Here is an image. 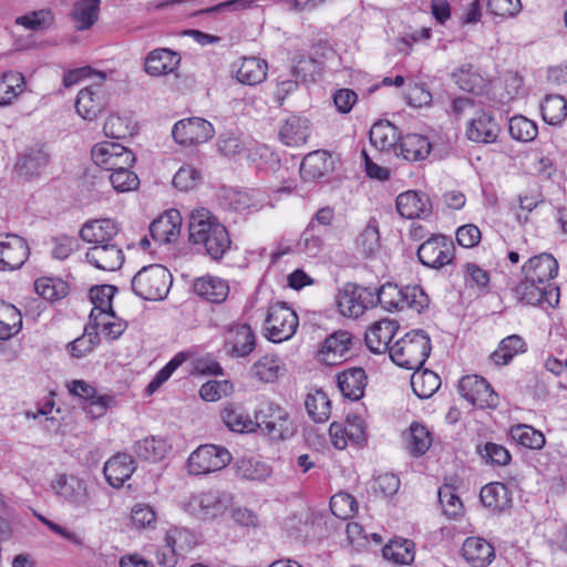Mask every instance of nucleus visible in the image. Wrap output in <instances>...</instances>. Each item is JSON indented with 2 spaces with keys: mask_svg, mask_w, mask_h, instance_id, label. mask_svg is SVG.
Here are the masks:
<instances>
[{
  "mask_svg": "<svg viewBox=\"0 0 567 567\" xmlns=\"http://www.w3.org/2000/svg\"><path fill=\"white\" fill-rule=\"evenodd\" d=\"M171 274L162 265L143 267L133 277L131 286L133 292L145 300H162L168 292Z\"/></svg>",
  "mask_w": 567,
  "mask_h": 567,
  "instance_id": "4",
  "label": "nucleus"
},
{
  "mask_svg": "<svg viewBox=\"0 0 567 567\" xmlns=\"http://www.w3.org/2000/svg\"><path fill=\"white\" fill-rule=\"evenodd\" d=\"M220 417L233 432L251 433L256 431V420L254 421L240 406L235 404L225 406L220 412Z\"/></svg>",
  "mask_w": 567,
  "mask_h": 567,
  "instance_id": "37",
  "label": "nucleus"
},
{
  "mask_svg": "<svg viewBox=\"0 0 567 567\" xmlns=\"http://www.w3.org/2000/svg\"><path fill=\"white\" fill-rule=\"evenodd\" d=\"M194 291L209 302L220 303L227 298L229 287L220 278L203 277L194 282Z\"/></svg>",
  "mask_w": 567,
  "mask_h": 567,
  "instance_id": "36",
  "label": "nucleus"
},
{
  "mask_svg": "<svg viewBox=\"0 0 567 567\" xmlns=\"http://www.w3.org/2000/svg\"><path fill=\"white\" fill-rule=\"evenodd\" d=\"M35 291L45 300L55 301L69 293L68 285L62 280L40 278L34 282Z\"/></svg>",
  "mask_w": 567,
  "mask_h": 567,
  "instance_id": "53",
  "label": "nucleus"
},
{
  "mask_svg": "<svg viewBox=\"0 0 567 567\" xmlns=\"http://www.w3.org/2000/svg\"><path fill=\"white\" fill-rule=\"evenodd\" d=\"M351 334L348 331H337L329 336L319 350L320 360L328 365L341 362L350 350Z\"/></svg>",
  "mask_w": 567,
  "mask_h": 567,
  "instance_id": "23",
  "label": "nucleus"
},
{
  "mask_svg": "<svg viewBox=\"0 0 567 567\" xmlns=\"http://www.w3.org/2000/svg\"><path fill=\"white\" fill-rule=\"evenodd\" d=\"M188 233L189 241L204 247L214 260L221 259L231 245L227 228L204 207L190 213Z\"/></svg>",
  "mask_w": 567,
  "mask_h": 567,
  "instance_id": "1",
  "label": "nucleus"
},
{
  "mask_svg": "<svg viewBox=\"0 0 567 567\" xmlns=\"http://www.w3.org/2000/svg\"><path fill=\"white\" fill-rule=\"evenodd\" d=\"M229 342L236 355L246 357L255 349V333L249 324H237L229 330Z\"/></svg>",
  "mask_w": 567,
  "mask_h": 567,
  "instance_id": "40",
  "label": "nucleus"
},
{
  "mask_svg": "<svg viewBox=\"0 0 567 567\" xmlns=\"http://www.w3.org/2000/svg\"><path fill=\"white\" fill-rule=\"evenodd\" d=\"M168 451L166 441L162 437L151 436L137 441L134 445L135 454L145 461L157 462L164 458Z\"/></svg>",
  "mask_w": 567,
  "mask_h": 567,
  "instance_id": "46",
  "label": "nucleus"
},
{
  "mask_svg": "<svg viewBox=\"0 0 567 567\" xmlns=\"http://www.w3.org/2000/svg\"><path fill=\"white\" fill-rule=\"evenodd\" d=\"M526 351V343L522 337L512 334L504 338L498 348L491 354V359L495 364L506 365L512 359Z\"/></svg>",
  "mask_w": 567,
  "mask_h": 567,
  "instance_id": "42",
  "label": "nucleus"
},
{
  "mask_svg": "<svg viewBox=\"0 0 567 567\" xmlns=\"http://www.w3.org/2000/svg\"><path fill=\"white\" fill-rule=\"evenodd\" d=\"M21 327V312L13 305L0 301V340L14 337Z\"/></svg>",
  "mask_w": 567,
  "mask_h": 567,
  "instance_id": "43",
  "label": "nucleus"
},
{
  "mask_svg": "<svg viewBox=\"0 0 567 567\" xmlns=\"http://www.w3.org/2000/svg\"><path fill=\"white\" fill-rule=\"evenodd\" d=\"M439 501L444 514L450 517L457 516L463 509V504L452 485L446 484L439 488Z\"/></svg>",
  "mask_w": 567,
  "mask_h": 567,
  "instance_id": "59",
  "label": "nucleus"
},
{
  "mask_svg": "<svg viewBox=\"0 0 567 567\" xmlns=\"http://www.w3.org/2000/svg\"><path fill=\"white\" fill-rule=\"evenodd\" d=\"M53 16L50 10H38L20 16L16 19V24L28 30L38 31L51 24Z\"/></svg>",
  "mask_w": 567,
  "mask_h": 567,
  "instance_id": "60",
  "label": "nucleus"
},
{
  "mask_svg": "<svg viewBox=\"0 0 567 567\" xmlns=\"http://www.w3.org/2000/svg\"><path fill=\"white\" fill-rule=\"evenodd\" d=\"M271 473L269 466L255 460H241L237 463V474L241 478L249 481H262Z\"/></svg>",
  "mask_w": 567,
  "mask_h": 567,
  "instance_id": "57",
  "label": "nucleus"
},
{
  "mask_svg": "<svg viewBox=\"0 0 567 567\" xmlns=\"http://www.w3.org/2000/svg\"><path fill=\"white\" fill-rule=\"evenodd\" d=\"M355 245L365 258L373 257L380 250V234L375 219H371L359 234Z\"/></svg>",
  "mask_w": 567,
  "mask_h": 567,
  "instance_id": "50",
  "label": "nucleus"
},
{
  "mask_svg": "<svg viewBox=\"0 0 567 567\" xmlns=\"http://www.w3.org/2000/svg\"><path fill=\"white\" fill-rule=\"evenodd\" d=\"M511 436L524 447L539 450L545 444V436L530 425L518 424L511 429Z\"/></svg>",
  "mask_w": 567,
  "mask_h": 567,
  "instance_id": "51",
  "label": "nucleus"
},
{
  "mask_svg": "<svg viewBox=\"0 0 567 567\" xmlns=\"http://www.w3.org/2000/svg\"><path fill=\"white\" fill-rule=\"evenodd\" d=\"M337 382L344 398L357 401L364 394L367 375L362 368H352L338 374Z\"/></svg>",
  "mask_w": 567,
  "mask_h": 567,
  "instance_id": "28",
  "label": "nucleus"
},
{
  "mask_svg": "<svg viewBox=\"0 0 567 567\" xmlns=\"http://www.w3.org/2000/svg\"><path fill=\"white\" fill-rule=\"evenodd\" d=\"M455 83L463 91L478 93L485 86L484 78L478 74L472 64H464L452 74Z\"/></svg>",
  "mask_w": 567,
  "mask_h": 567,
  "instance_id": "48",
  "label": "nucleus"
},
{
  "mask_svg": "<svg viewBox=\"0 0 567 567\" xmlns=\"http://www.w3.org/2000/svg\"><path fill=\"white\" fill-rule=\"evenodd\" d=\"M462 555L473 567H486L495 557V550L484 538L468 537L463 544Z\"/></svg>",
  "mask_w": 567,
  "mask_h": 567,
  "instance_id": "26",
  "label": "nucleus"
},
{
  "mask_svg": "<svg viewBox=\"0 0 567 567\" xmlns=\"http://www.w3.org/2000/svg\"><path fill=\"white\" fill-rule=\"evenodd\" d=\"M370 141L379 150L393 152L396 156L400 134L398 127L390 122L374 123L370 130Z\"/></svg>",
  "mask_w": 567,
  "mask_h": 567,
  "instance_id": "32",
  "label": "nucleus"
},
{
  "mask_svg": "<svg viewBox=\"0 0 567 567\" xmlns=\"http://www.w3.org/2000/svg\"><path fill=\"white\" fill-rule=\"evenodd\" d=\"M106 178L110 181L114 190L118 193L134 190L140 185L137 175L130 169L110 173L107 174Z\"/></svg>",
  "mask_w": 567,
  "mask_h": 567,
  "instance_id": "61",
  "label": "nucleus"
},
{
  "mask_svg": "<svg viewBox=\"0 0 567 567\" xmlns=\"http://www.w3.org/2000/svg\"><path fill=\"white\" fill-rule=\"evenodd\" d=\"M431 152V143L427 137L419 134L400 136L398 144L399 156L410 162L421 161Z\"/></svg>",
  "mask_w": 567,
  "mask_h": 567,
  "instance_id": "31",
  "label": "nucleus"
},
{
  "mask_svg": "<svg viewBox=\"0 0 567 567\" xmlns=\"http://www.w3.org/2000/svg\"><path fill=\"white\" fill-rule=\"evenodd\" d=\"M331 169V156L324 151L309 153L303 157L300 165V174L305 181H317Z\"/></svg>",
  "mask_w": 567,
  "mask_h": 567,
  "instance_id": "30",
  "label": "nucleus"
},
{
  "mask_svg": "<svg viewBox=\"0 0 567 567\" xmlns=\"http://www.w3.org/2000/svg\"><path fill=\"white\" fill-rule=\"evenodd\" d=\"M513 291L519 302L536 306L546 301L549 306H553V301L547 298V295H553V290H547V286L532 281L526 276Z\"/></svg>",
  "mask_w": 567,
  "mask_h": 567,
  "instance_id": "33",
  "label": "nucleus"
},
{
  "mask_svg": "<svg viewBox=\"0 0 567 567\" xmlns=\"http://www.w3.org/2000/svg\"><path fill=\"white\" fill-rule=\"evenodd\" d=\"M231 502L233 498L228 494L205 492L193 495L185 507L188 513L200 519H214L221 516Z\"/></svg>",
  "mask_w": 567,
  "mask_h": 567,
  "instance_id": "9",
  "label": "nucleus"
},
{
  "mask_svg": "<svg viewBox=\"0 0 567 567\" xmlns=\"http://www.w3.org/2000/svg\"><path fill=\"white\" fill-rule=\"evenodd\" d=\"M310 135V122L298 115L289 116L279 131L280 140L288 146H299L307 142Z\"/></svg>",
  "mask_w": 567,
  "mask_h": 567,
  "instance_id": "29",
  "label": "nucleus"
},
{
  "mask_svg": "<svg viewBox=\"0 0 567 567\" xmlns=\"http://www.w3.org/2000/svg\"><path fill=\"white\" fill-rule=\"evenodd\" d=\"M458 391L473 405L481 409L496 408L498 395L491 384L482 377L472 374L463 377L458 382Z\"/></svg>",
  "mask_w": 567,
  "mask_h": 567,
  "instance_id": "11",
  "label": "nucleus"
},
{
  "mask_svg": "<svg viewBox=\"0 0 567 567\" xmlns=\"http://www.w3.org/2000/svg\"><path fill=\"white\" fill-rule=\"evenodd\" d=\"M337 306L342 316L358 318L375 306L374 292L352 282H347L338 292Z\"/></svg>",
  "mask_w": 567,
  "mask_h": 567,
  "instance_id": "7",
  "label": "nucleus"
},
{
  "mask_svg": "<svg viewBox=\"0 0 567 567\" xmlns=\"http://www.w3.org/2000/svg\"><path fill=\"white\" fill-rule=\"evenodd\" d=\"M179 62L181 56L177 52L166 48H158L146 55L144 70L152 76L165 75L173 73L178 68Z\"/></svg>",
  "mask_w": 567,
  "mask_h": 567,
  "instance_id": "22",
  "label": "nucleus"
},
{
  "mask_svg": "<svg viewBox=\"0 0 567 567\" xmlns=\"http://www.w3.org/2000/svg\"><path fill=\"white\" fill-rule=\"evenodd\" d=\"M375 305L380 303L385 310L412 309L421 313L429 307L427 295L420 286L400 288L396 284L386 282L374 292Z\"/></svg>",
  "mask_w": 567,
  "mask_h": 567,
  "instance_id": "3",
  "label": "nucleus"
},
{
  "mask_svg": "<svg viewBox=\"0 0 567 567\" xmlns=\"http://www.w3.org/2000/svg\"><path fill=\"white\" fill-rule=\"evenodd\" d=\"M499 125L493 115L485 111L483 105L477 109L476 114L470 118L466 136L476 143H494L499 134Z\"/></svg>",
  "mask_w": 567,
  "mask_h": 567,
  "instance_id": "14",
  "label": "nucleus"
},
{
  "mask_svg": "<svg viewBox=\"0 0 567 567\" xmlns=\"http://www.w3.org/2000/svg\"><path fill=\"white\" fill-rule=\"evenodd\" d=\"M49 161L50 154L44 147H35L21 155L14 168L21 176L31 177L39 175Z\"/></svg>",
  "mask_w": 567,
  "mask_h": 567,
  "instance_id": "35",
  "label": "nucleus"
},
{
  "mask_svg": "<svg viewBox=\"0 0 567 567\" xmlns=\"http://www.w3.org/2000/svg\"><path fill=\"white\" fill-rule=\"evenodd\" d=\"M508 126L511 136L520 142H530L538 133L537 125L522 115L513 116Z\"/></svg>",
  "mask_w": 567,
  "mask_h": 567,
  "instance_id": "56",
  "label": "nucleus"
},
{
  "mask_svg": "<svg viewBox=\"0 0 567 567\" xmlns=\"http://www.w3.org/2000/svg\"><path fill=\"white\" fill-rule=\"evenodd\" d=\"M256 430L260 429L271 440H285L293 434V424L289 413L276 403H269L256 412Z\"/></svg>",
  "mask_w": 567,
  "mask_h": 567,
  "instance_id": "5",
  "label": "nucleus"
},
{
  "mask_svg": "<svg viewBox=\"0 0 567 567\" xmlns=\"http://www.w3.org/2000/svg\"><path fill=\"white\" fill-rule=\"evenodd\" d=\"M101 0H79L74 3L71 17L78 31L90 29L99 18Z\"/></svg>",
  "mask_w": 567,
  "mask_h": 567,
  "instance_id": "38",
  "label": "nucleus"
},
{
  "mask_svg": "<svg viewBox=\"0 0 567 567\" xmlns=\"http://www.w3.org/2000/svg\"><path fill=\"white\" fill-rule=\"evenodd\" d=\"M182 226V216L178 210H166L150 225L153 240L159 244H171L177 240Z\"/></svg>",
  "mask_w": 567,
  "mask_h": 567,
  "instance_id": "17",
  "label": "nucleus"
},
{
  "mask_svg": "<svg viewBox=\"0 0 567 567\" xmlns=\"http://www.w3.org/2000/svg\"><path fill=\"white\" fill-rule=\"evenodd\" d=\"M398 213L408 219L427 217L432 213L430 198L424 193L409 190L396 197Z\"/></svg>",
  "mask_w": 567,
  "mask_h": 567,
  "instance_id": "20",
  "label": "nucleus"
},
{
  "mask_svg": "<svg viewBox=\"0 0 567 567\" xmlns=\"http://www.w3.org/2000/svg\"><path fill=\"white\" fill-rule=\"evenodd\" d=\"M86 259L99 269L114 271L122 266L124 256L116 245L105 244L91 247L86 252Z\"/></svg>",
  "mask_w": 567,
  "mask_h": 567,
  "instance_id": "24",
  "label": "nucleus"
},
{
  "mask_svg": "<svg viewBox=\"0 0 567 567\" xmlns=\"http://www.w3.org/2000/svg\"><path fill=\"white\" fill-rule=\"evenodd\" d=\"M431 353V341L423 330H413L399 339L390 348V358L406 370H419Z\"/></svg>",
  "mask_w": 567,
  "mask_h": 567,
  "instance_id": "2",
  "label": "nucleus"
},
{
  "mask_svg": "<svg viewBox=\"0 0 567 567\" xmlns=\"http://www.w3.org/2000/svg\"><path fill=\"white\" fill-rule=\"evenodd\" d=\"M29 256L25 240L17 235L7 234L0 240V270H14L20 268Z\"/></svg>",
  "mask_w": 567,
  "mask_h": 567,
  "instance_id": "16",
  "label": "nucleus"
},
{
  "mask_svg": "<svg viewBox=\"0 0 567 567\" xmlns=\"http://www.w3.org/2000/svg\"><path fill=\"white\" fill-rule=\"evenodd\" d=\"M299 246L310 256H317L323 248V240L316 230L315 221H310L299 241Z\"/></svg>",
  "mask_w": 567,
  "mask_h": 567,
  "instance_id": "63",
  "label": "nucleus"
},
{
  "mask_svg": "<svg viewBox=\"0 0 567 567\" xmlns=\"http://www.w3.org/2000/svg\"><path fill=\"white\" fill-rule=\"evenodd\" d=\"M200 179L202 174L195 167L182 166L173 177V185L183 192H187L195 188Z\"/></svg>",
  "mask_w": 567,
  "mask_h": 567,
  "instance_id": "62",
  "label": "nucleus"
},
{
  "mask_svg": "<svg viewBox=\"0 0 567 567\" xmlns=\"http://www.w3.org/2000/svg\"><path fill=\"white\" fill-rule=\"evenodd\" d=\"M476 451L486 464L505 466L512 460L507 449L496 443L487 442L484 445H477Z\"/></svg>",
  "mask_w": 567,
  "mask_h": 567,
  "instance_id": "54",
  "label": "nucleus"
},
{
  "mask_svg": "<svg viewBox=\"0 0 567 567\" xmlns=\"http://www.w3.org/2000/svg\"><path fill=\"white\" fill-rule=\"evenodd\" d=\"M134 471V460L125 453L114 455L104 464L103 468L107 483L115 488L123 486Z\"/></svg>",
  "mask_w": 567,
  "mask_h": 567,
  "instance_id": "25",
  "label": "nucleus"
},
{
  "mask_svg": "<svg viewBox=\"0 0 567 567\" xmlns=\"http://www.w3.org/2000/svg\"><path fill=\"white\" fill-rule=\"evenodd\" d=\"M440 385V377L430 370H414L411 377L413 392L421 399L430 398L439 390Z\"/></svg>",
  "mask_w": 567,
  "mask_h": 567,
  "instance_id": "44",
  "label": "nucleus"
},
{
  "mask_svg": "<svg viewBox=\"0 0 567 567\" xmlns=\"http://www.w3.org/2000/svg\"><path fill=\"white\" fill-rule=\"evenodd\" d=\"M24 76L20 72L8 71L0 74V106L10 105L23 91Z\"/></svg>",
  "mask_w": 567,
  "mask_h": 567,
  "instance_id": "41",
  "label": "nucleus"
},
{
  "mask_svg": "<svg viewBox=\"0 0 567 567\" xmlns=\"http://www.w3.org/2000/svg\"><path fill=\"white\" fill-rule=\"evenodd\" d=\"M454 245L443 235H434L420 245L419 260L427 267L440 269L452 264L454 259Z\"/></svg>",
  "mask_w": 567,
  "mask_h": 567,
  "instance_id": "10",
  "label": "nucleus"
},
{
  "mask_svg": "<svg viewBox=\"0 0 567 567\" xmlns=\"http://www.w3.org/2000/svg\"><path fill=\"white\" fill-rule=\"evenodd\" d=\"M172 135L174 140L184 146L205 143L214 136L213 125L202 117H190L177 122Z\"/></svg>",
  "mask_w": 567,
  "mask_h": 567,
  "instance_id": "12",
  "label": "nucleus"
},
{
  "mask_svg": "<svg viewBox=\"0 0 567 567\" xmlns=\"http://www.w3.org/2000/svg\"><path fill=\"white\" fill-rule=\"evenodd\" d=\"M266 323L268 339L272 342H282L295 334L299 320L291 308L278 302L269 308Z\"/></svg>",
  "mask_w": 567,
  "mask_h": 567,
  "instance_id": "8",
  "label": "nucleus"
},
{
  "mask_svg": "<svg viewBox=\"0 0 567 567\" xmlns=\"http://www.w3.org/2000/svg\"><path fill=\"white\" fill-rule=\"evenodd\" d=\"M399 329V324L394 320L383 319L374 322L365 332V343L373 353L390 352L389 343Z\"/></svg>",
  "mask_w": 567,
  "mask_h": 567,
  "instance_id": "18",
  "label": "nucleus"
},
{
  "mask_svg": "<svg viewBox=\"0 0 567 567\" xmlns=\"http://www.w3.org/2000/svg\"><path fill=\"white\" fill-rule=\"evenodd\" d=\"M231 461L230 453L217 445H200L188 460L187 467L192 475L208 474L226 467Z\"/></svg>",
  "mask_w": 567,
  "mask_h": 567,
  "instance_id": "6",
  "label": "nucleus"
},
{
  "mask_svg": "<svg viewBox=\"0 0 567 567\" xmlns=\"http://www.w3.org/2000/svg\"><path fill=\"white\" fill-rule=\"evenodd\" d=\"M267 69L268 65L265 60L245 58L236 72V78L240 83L256 85L266 79Z\"/></svg>",
  "mask_w": 567,
  "mask_h": 567,
  "instance_id": "39",
  "label": "nucleus"
},
{
  "mask_svg": "<svg viewBox=\"0 0 567 567\" xmlns=\"http://www.w3.org/2000/svg\"><path fill=\"white\" fill-rule=\"evenodd\" d=\"M540 110L546 123L559 125L567 117V100L561 95H547Z\"/></svg>",
  "mask_w": 567,
  "mask_h": 567,
  "instance_id": "47",
  "label": "nucleus"
},
{
  "mask_svg": "<svg viewBox=\"0 0 567 567\" xmlns=\"http://www.w3.org/2000/svg\"><path fill=\"white\" fill-rule=\"evenodd\" d=\"M116 288L111 285H102L91 288L90 290V299L94 305L90 313V324L92 330H94V338H97L96 328L99 327V317H113L115 318V313L112 309V299Z\"/></svg>",
  "mask_w": 567,
  "mask_h": 567,
  "instance_id": "19",
  "label": "nucleus"
},
{
  "mask_svg": "<svg viewBox=\"0 0 567 567\" xmlns=\"http://www.w3.org/2000/svg\"><path fill=\"white\" fill-rule=\"evenodd\" d=\"M522 272L527 279L546 286L558 272V262L550 254H540L529 258Z\"/></svg>",
  "mask_w": 567,
  "mask_h": 567,
  "instance_id": "21",
  "label": "nucleus"
},
{
  "mask_svg": "<svg viewBox=\"0 0 567 567\" xmlns=\"http://www.w3.org/2000/svg\"><path fill=\"white\" fill-rule=\"evenodd\" d=\"M127 148L114 142H102L96 144L91 152L93 162L104 169L110 162L114 161Z\"/></svg>",
  "mask_w": 567,
  "mask_h": 567,
  "instance_id": "55",
  "label": "nucleus"
},
{
  "mask_svg": "<svg viewBox=\"0 0 567 567\" xmlns=\"http://www.w3.org/2000/svg\"><path fill=\"white\" fill-rule=\"evenodd\" d=\"M106 105L107 96L100 83L82 89L75 102L76 112L86 121L95 120Z\"/></svg>",
  "mask_w": 567,
  "mask_h": 567,
  "instance_id": "15",
  "label": "nucleus"
},
{
  "mask_svg": "<svg viewBox=\"0 0 567 567\" xmlns=\"http://www.w3.org/2000/svg\"><path fill=\"white\" fill-rule=\"evenodd\" d=\"M382 554L385 559L409 565L414 560V543L409 539L392 540L383 547Z\"/></svg>",
  "mask_w": 567,
  "mask_h": 567,
  "instance_id": "49",
  "label": "nucleus"
},
{
  "mask_svg": "<svg viewBox=\"0 0 567 567\" xmlns=\"http://www.w3.org/2000/svg\"><path fill=\"white\" fill-rule=\"evenodd\" d=\"M54 493L75 508L89 509L90 497L85 483L76 476L59 474L52 481Z\"/></svg>",
  "mask_w": 567,
  "mask_h": 567,
  "instance_id": "13",
  "label": "nucleus"
},
{
  "mask_svg": "<svg viewBox=\"0 0 567 567\" xmlns=\"http://www.w3.org/2000/svg\"><path fill=\"white\" fill-rule=\"evenodd\" d=\"M309 416L317 423L327 422L331 413V403L326 392L316 390L309 393L305 401Z\"/></svg>",
  "mask_w": 567,
  "mask_h": 567,
  "instance_id": "45",
  "label": "nucleus"
},
{
  "mask_svg": "<svg viewBox=\"0 0 567 567\" xmlns=\"http://www.w3.org/2000/svg\"><path fill=\"white\" fill-rule=\"evenodd\" d=\"M489 14L501 18H511L516 16L520 9V0H486Z\"/></svg>",
  "mask_w": 567,
  "mask_h": 567,
  "instance_id": "64",
  "label": "nucleus"
},
{
  "mask_svg": "<svg viewBox=\"0 0 567 567\" xmlns=\"http://www.w3.org/2000/svg\"><path fill=\"white\" fill-rule=\"evenodd\" d=\"M408 450L415 456L423 455L432 444L430 431L422 424L412 423L406 439Z\"/></svg>",
  "mask_w": 567,
  "mask_h": 567,
  "instance_id": "52",
  "label": "nucleus"
},
{
  "mask_svg": "<svg viewBox=\"0 0 567 567\" xmlns=\"http://www.w3.org/2000/svg\"><path fill=\"white\" fill-rule=\"evenodd\" d=\"M483 505L494 512H503L511 507L512 496L507 486L499 482L485 485L480 493Z\"/></svg>",
  "mask_w": 567,
  "mask_h": 567,
  "instance_id": "34",
  "label": "nucleus"
},
{
  "mask_svg": "<svg viewBox=\"0 0 567 567\" xmlns=\"http://www.w3.org/2000/svg\"><path fill=\"white\" fill-rule=\"evenodd\" d=\"M117 231L115 223L112 219L104 218L85 223L80 230V236L84 241L99 246L110 244Z\"/></svg>",
  "mask_w": 567,
  "mask_h": 567,
  "instance_id": "27",
  "label": "nucleus"
},
{
  "mask_svg": "<svg viewBox=\"0 0 567 567\" xmlns=\"http://www.w3.org/2000/svg\"><path fill=\"white\" fill-rule=\"evenodd\" d=\"M358 503L351 495L339 493L331 497L330 509L336 517L348 519L358 512Z\"/></svg>",
  "mask_w": 567,
  "mask_h": 567,
  "instance_id": "58",
  "label": "nucleus"
}]
</instances>
